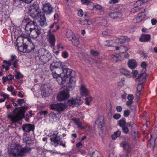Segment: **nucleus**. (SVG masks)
<instances>
[{"label":"nucleus","instance_id":"1","mask_svg":"<svg viewBox=\"0 0 157 157\" xmlns=\"http://www.w3.org/2000/svg\"><path fill=\"white\" fill-rule=\"evenodd\" d=\"M30 150V148L22 147L19 144H14L11 145L8 151L10 154L14 156L22 157Z\"/></svg>","mask_w":157,"mask_h":157},{"label":"nucleus","instance_id":"2","mask_svg":"<svg viewBox=\"0 0 157 157\" xmlns=\"http://www.w3.org/2000/svg\"><path fill=\"white\" fill-rule=\"evenodd\" d=\"M28 108L27 106L15 108L13 111V114L9 115L8 117L11 121L16 122L24 117L25 111Z\"/></svg>","mask_w":157,"mask_h":157},{"label":"nucleus","instance_id":"3","mask_svg":"<svg viewBox=\"0 0 157 157\" xmlns=\"http://www.w3.org/2000/svg\"><path fill=\"white\" fill-rule=\"evenodd\" d=\"M61 136L59 135V132L57 130L54 131L53 133L51 136V145L56 147L58 145H61L65 147V143H63L61 140Z\"/></svg>","mask_w":157,"mask_h":157},{"label":"nucleus","instance_id":"4","mask_svg":"<svg viewBox=\"0 0 157 157\" xmlns=\"http://www.w3.org/2000/svg\"><path fill=\"white\" fill-rule=\"evenodd\" d=\"M28 11L30 16L34 20H36L42 14L41 12L39 5L36 4H33L30 6Z\"/></svg>","mask_w":157,"mask_h":157},{"label":"nucleus","instance_id":"5","mask_svg":"<svg viewBox=\"0 0 157 157\" xmlns=\"http://www.w3.org/2000/svg\"><path fill=\"white\" fill-rule=\"evenodd\" d=\"M62 79H64L65 83L66 80H68V79L75 77L76 75L75 72L70 69L65 68L63 70Z\"/></svg>","mask_w":157,"mask_h":157},{"label":"nucleus","instance_id":"6","mask_svg":"<svg viewBox=\"0 0 157 157\" xmlns=\"http://www.w3.org/2000/svg\"><path fill=\"white\" fill-rule=\"evenodd\" d=\"M41 31L40 28L37 26L26 34L33 38H36L40 35L41 33Z\"/></svg>","mask_w":157,"mask_h":157},{"label":"nucleus","instance_id":"7","mask_svg":"<svg viewBox=\"0 0 157 157\" xmlns=\"http://www.w3.org/2000/svg\"><path fill=\"white\" fill-rule=\"evenodd\" d=\"M67 106L65 104L62 103H55L50 106L52 109L56 110L59 112H61L67 108Z\"/></svg>","mask_w":157,"mask_h":157},{"label":"nucleus","instance_id":"8","mask_svg":"<svg viewBox=\"0 0 157 157\" xmlns=\"http://www.w3.org/2000/svg\"><path fill=\"white\" fill-rule=\"evenodd\" d=\"M69 97L68 88L64 89L57 96V98L59 101H61L68 98Z\"/></svg>","mask_w":157,"mask_h":157},{"label":"nucleus","instance_id":"9","mask_svg":"<svg viewBox=\"0 0 157 157\" xmlns=\"http://www.w3.org/2000/svg\"><path fill=\"white\" fill-rule=\"evenodd\" d=\"M41 95L44 97L48 96L52 93V90L47 85L41 86Z\"/></svg>","mask_w":157,"mask_h":157},{"label":"nucleus","instance_id":"10","mask_svg":"<svg viewBox=\"0 0 157 157\" xmlns=\"http://www.w3.org/2000/svg\"><path fill=\"white\" fill-rule=\"evenodd\" d=\"M48 41L51 47H54L55 45V38L53 33V32H51V29L48 30L47 35Z\"/></svg>","mask_w":157,"mask_h":157},{"label":"nucleus","instance_id":"11","mask_svg":"<svg viewBox=\"0 0 157 157\" xmlns=\"http://www.w3.org/2000/svg\"><path fill=\"white\" fill-rule=\"evenodd\" d=\"M42 9L44 14H49L53 11V8L52 7L50 3L48 2H45L42 4Z\"/></svg>","mask_w":157,"mask_h":157},{"label":"nucleus","instance_id":"12","mask_svg":"<svg viewBox=\"0 0 157 157\" xmlns=\"http://www.w3.org/2000/svg\"><path fill=\"white\" fill-rule=\"evenodd\" d=\"M37 26L35 21H29L25 26V33L27 34Z\"/></svg>","mask_w":157,"mask_h":157},{"label":"nucleus","instance_id":"13","mask_svg":"<svg viewBox=\"0 0 157 157\" xmlns=\"http://www.w3.org/2000/svg\"><path fill=\"white\" fill-rule=\"evenodd\" d=\"M20 39L23 41L22 35L20 36H19L16 41V45L18 47V49L20 52H27V51H26L27 49H27V45L25 44H23L22 46L20 45L19 43V41Z\"/></svg>","mask_w":157,"mask_h":157},{"label":"nucleus","instance_id":"14","mask_svg":"<svg viewBox=\"0 0 157 157\" xmlns=\"http://www.w3.org/2000/svg\"><path fill=\"white\" fill-rule=\"evenodd\" d=\"M142 73L139 75L138 78H136V81L140 82L141 83H144L146 80V77L147 76L145 72L146 71V68H143L141 70Z\"/></svg>","mask_w":157,"mask_h":157},{"label":"nucleus","instance_id":"15","mask_svg":"<svg viewBox=\"0 0 157 157\" xmlns=\"http://www.w3.org/2000/svg\"><path fill=\"white\" fill-rule=\"evenodd\" d=\"M52 75L54 78L56 79V80L59 84L61 85L65 83L64 79H62L60 74L56 73V71H52Z\"/></svg>","mask_w":157,"mask_h":157},{"label":"nucleus","instance_id":"16","mask_svg":"<svg viewBox=\"0 0 157 157\" xmlns=\"http://www.w3.org/2000/svg\"><path fill=\"white\" fill-rule=\"evenodd\" d=\"M35 127L34 125L28 124H24L22 126V128L24 131L29 132L31 131H34Z\"/></svg>","mask_w":157,"mask_h":157},{"label":"nucleus","instance_id":"17","mask_svg":"<svg viewBox=\"0 0 157 157\" xmlns=\"http://www.w3.org/2000/svg\"><path fill=\"white\" fill-rule=\"evenodd\" d=\"M37 57L39 58V60L41 61L43 63L42 64H44L47 63L50 60L51 58V56L50 54L44 56H40V57L36 56V58L37 59Z\"/></svg>","mask_w":157,"mask_h":157},{"label":"nucleus","instance_id":"18","mask_svg":"<svg viewBox=\"0 0 157 157\" xmlns=\"http://www.w3.org/2000/svg\"><path fill=\"white\" fill-rule=\"evenodd\" d=\"M72 120L77 125L78 128L80 129H83L86 128V127L83 125L82 122L78 118H74Z\"/></svg>","mask_w":157,"mask_h":157},{"label":"nucleus","instance_id":"19","mask_svg":"<svg viewBox=\"0 0 157 157\" xmlns=\"http://www.w3.org/2000/svg\"><path fill=\"white\" fill-rule=\"evenodd\" d=\"M145 16L144 13H139L138 16L133 19V22L136 23L142 21L145 18Z\"/></svg>","mask_w":157,"mask_h":157},{"label":"nucleus","instance_id":"20","mask_svg":"<svg viewBox=\"0 0 157 157\" xmlns=\"http://www.w3.org/2000/svg\"><path fill=\"white\" fill-rule=\"evenodd\" d=\"M95 124L99 128H102L104 125V118L102 116L99 117L95 121Z\"/></svg>","mask_w":157,"mask_h":157},{"label":"nucleus","instance_id":"21","mask_svg":"<svg viewBox=\"0 0 157 157\" xmlns=\"http://www.w3.org/2000/svg\"><path fill=\"white\" fill-rule=\"evenodd\" d=\"M40 23V25L41 26H45L47 25L46 18L44 15H42L36 19Z\"/></svg>","mask_w":157,"mask_h":157},{"label":"nucleus","instance_id":"22","mask_svg":"<svg viewBox=\"0 0 157 157\" xmlns=\"http://www.w3.org/2000/svg\"><path fill=\"white\" fill-rule=\"evenodd\" d=\"M145 11V9L143 8L135 6V7L132 9L131 12L132 13H134L136 12H138L139 13H144Z\"/></svg>","mask_w":157,"mask_h":157},{"label":"nucleus","instance_id":"23","mask_svg":"<svg viewBox=\"0 0 157 157\" xmlns=\"http://www.w3.org/2000/svg\"><path fill=\"white\" fill-rule=\"evenodd\" d=\"M151 37V36L150 34H142L141 35V37L139 38V40L141 42H147L150 40Z\"/></svg>","mask_w":157,"mask_h":157},{"label":"nucleus","instance_id":"24","mask_svg":"<svg viewBox=\"0 0 157 157\" xmlns=\"http://www.w3.org/2000/svg\"><path fill=\"white\" fill-rule=\"evenodd\" d=\"M121 146L128 152L130 151L131 148L128 142L127 141L122 142L121 144Z\"/></svg>","mask_w":157,"mask_h":157},{"label":"nucleus","instance_id":"25","mask_svg":"<svg viewBox=\"0 0 157 157\" xmlns=\"http://www.w3.org/2000/svg\"><path fill=\"white\" fill-rule=\"evenodd\" d=\"M80 92L81 95L83 96H87L89 94V91L84 85H82L81 86Z\"/></svg>","mask_w":157,"mask_h":157},{"label":"nucleus","instance_id":"26","mask_svg":"<svg viewBox=\"0 0 157 157\" xmlns=\"http://www.w3.org/2000/svg\"><path fill=\"white\" fill-rule=\"evenodd\" d=\"M69 80V83L67 85V86L69 88L74 87L75 85V77L68 79Z\"/></svg>","mask_w":157,"mask_h":157},{"label":"nucleus","instance_id":"27","mask_svg":"<svg viewBox=\"0 0 157 157\" xmlns=\"http://www.w3.org/2000/svg\"><path fill=\"white\" fill-rule=\"evenodd\" d=\"M81 2L83 4H86L88 7L90 8V6H92V8H90L91 9H92L94 7V4L91 2L90 0H81Z\"/></svg>","mask_w":157,"mask_h":157},{"label":"nucleus","instance_id":"28","mask_svg":"<svg viewBox=\"0 0 157 157\" xmlns=\"http://www.w3.org/2000/svg\"><path fill=\"white\" fill-rule=\"evenodd\" d=\"M48 54H50V53L48 50L44 48H42L39 50V55L40 56L46 55Z\"/></svg>","mask_w":157,"mask_h":157},{"label":"nucleus","instance_id":"29","mask_svg":"<svg viewBox=\"0 0 157 157\" xmlns=\"http://www.w3.org/2000/svg\"><path fill=\"white\" fill-rule=\"evenodd\" d=\"M128 65L130 68L132 69L136 67L137 66L136 61L132 59L129 60Z\"/></svg>","mask_w":157,"mask_h":157},{"label":"nucleus","instance_id":"30","mask_svg":"<svg viewBox=\"0 0 157 157\" xmlns=\"http://www.w3.org/2000/svg\"><path fill=\"white\" fill-rule=\"evenodd\" d=\"M115 49L117 50H119L121 53H124L128 50L127 47L123 46H120L119 47L116 46L115 47Z\"/></svg>","mask_w":157,"mask_h":157},{"label":"nucleus","instance_id":"31","mask_svg":"<svg viewBox=\"0 0 157 157\" xmlns=\"http://www.w3.org/2000/svg\"><path fill=\"white\" fill-rule=\"evenodd\" d=\"M8 76H10V77L8 78V76L3 77H2V79L3 80V84H4L6 82L7 80L11 81L14 78V76H12L10 74Z\"/></svg>","mask_w":157,"mask_h":157},{"label":"nucleus","instance_id":"32","mask_svg":"<svg viewBox=\"0 0 157 157\" xmlns=\"http://www.w3.org/2000/svg\"><path fill=\"white\" fill-rule=\"evenodd\" d=\"M118 40L119 41V42L120 44H122L126 41H128L129 40L127 36H121L118 38Z\"/></svg>","mask_w":157,"mask_h":157},{"label":"nucleus","instance_id":"33","mask_svg":"<svg viewBox=\"0 0 157 157\" xmlns=\"http://www.w3.org/2000/svg\"><path fill=\"white\" fill-rule=\"evenodd\" d=\"M72 43L76 46H78L79 45V42L78 38H77L75 36H73V38L71 40Z\"/></svg>","mask_w":157,"mask_h":157},{"label":"nucleus","instance_id":"34","mask_svg":"<svg viewBox=\"0 0 157 157\" xmlns=\"http://www.w3.org/2000/svg\"><path fill=\"white\" fill-rule=\"evenodd\" d=\"M97 21H99V24L101 25H105L107 24L106 20L103 18H97Z\"/></svg>","mask_w":157,"mask_h":157},{"label":"nucleus","instance_id":"35","mask_svg":"<svg viewBox=\"0 0 157 157\" xmlns=\"http://www.w3.org/2000/svg\"><path fill=\"white\" fill-rule=\"evenodd\" d=\"M118 13L117 12L111 13L108 14V16L113 19L117 18L118 17Z\"/></svg>","mask_w":157,"mask_h":157},{"label":"nucleus","instance_id":"36","mask_svg":"<svg viewBox=\"0 0 157 157\" xmlns=\"http://www.w3.org/2000/svg\"><path fill=\"white\" fill-rule=\"evenodd\" d=\"M66 103L69 106L72 107L75 106V104L74 101V98H71L68 100Z\"/></svg>","mask_w":157,"mask_h":157},{"label":"nucleus","instance_id":"37","mask_svg":"<svg viewBox=\"0 0 157 157\" xmlns=\"http://www.w3.org/2000/svg\"><path fill=\"white\" fill-rule=\"evenodd\" d=\"M111 60L113 62H116L118 61H120V57L119 55H112L111 56Z\"/></svg>","mask_w":157,"mask_h":157},{"label":"nucleus","instance_id":"38","mask_svg":"<svg viewBox=\"0 0 157 157\" xmlns=\"http://www.w3.org/2000/svg\"><path fill=\"white\" fill-rule=\"evenodd\" d=\"M74 101L75 104V106H79L82 104V101L80 98L77 97L74 99Z\"/></svg>","mask_w":157,"mask_h":157},{"label":"nucleus","instance_id":"39","mask_svg":"<svg viewBox=\"0 0 157 157\" xmlns=\"http://www.w3.org/2000/svg\"><path fill=\"white\" fill-rule=\"evenodd\" d=\"M121 134L120 131L117 130L114 132V134L112 135V138L113 140L116 139L117 137L120 136Z\"/></svg>","mask_w":157,"mask_h":157},{"label":"nucleus","instance_id":"40","mask_svg":"<svg viewBox=\"0 0 157 157\" xmlns=\"http://www.w3.org/2000/svg\"><path fill=\"white\" fill-rule=\"evenodd\" d=\"M66 36L69 40H71L73 38V36H74L73 35L72 32L70 30L68 31L67 32Z\"/></svg>","mask_w":157,"mask_h":157},{"label":"nucleus","instance_id":"41","mask_svg":"<svg viewBox=\"0 0 157 157\" xmlns=\"http://www.w3.org/2000/svg\"><path fill=\"white\" fill-rule=\"evenodd\" d=\"M35 48V46L33 44L31 43H30V45L29 46H27V52H29L33 50Z\"/></svg>","mask_w":157,"mask_h":157},{"label":"nucleus","instance_id":"42","mask_svg":"<svg viewBox=\"0 0 157 157\" xmlns=\"http://www.w3.org/2000/svg\"><path fill=\"white\" fill-rule=\"evenodd\" d=\"M120 71L121 73L125 75H129L130 74V73L129 71L124 68H122L120 69Z\"/></svg>","mask_w":157,"mask_h":157},{"label":"nucleus","instance_id":"43","mask_svg":"<svg viewBox=\"0 0 157 157\" xmlns=\"http://www.w3.org/2000/svg\"><path fill=\"white\" fill-rule=\"evenodd\" d=\"M126 122L124 118H122L119 121V124L121 127H123L126 126Z\"/></svg>","mask_w":157,"mask_h":157},{"label":"nucleus","instance_id":"44","mask_svg":"<svg viewBox=\"0 0 157 157\" xmlns=\"http://www.w3.org/2000/svg\"><path fill=\"white\" fill-rule=\"evenodd\" d=\"M81 24L82 25H90L91 24V22L89 20L84 19L81 21Z\"/></svg>","mask_w":157,"mask_h":157},{"label":"nucleus","instance_id":"45","mask_svg":"<svg viewBox=\"0 0 157 157\" xmlns=\"http://www.w3.org/2000/svg\"><path fill=\"white\" fill-rule=\"evenodd\" d=\"M144 3L143 0H139L137 1L135 3V6H139L142 5Z\"/></svg>","mask_w":157,"mask_h":157},{"label":"nucleus","instance_id":"46","mask_svg":"<svg viewBox=\"0 0 157 157\" xmlns=\"http://www.w3.org/2000/svg\"><path fill=\"white\" fill-rule=\"evenodd\" d=\"M0 95L3 98V99L5 100L6 99H8L9 98V95L8 94L4 93L3 92L0 93Z\"/></svg>","mask_w":157,"mask_h":157},{"label":"nucleus","instance_id":"47","mask_svg":"<svg viewBox=\"0 0 157 157\" xmlns=\"http://www.w3.org/2000/svg\"><path fill=\"white\" fill-rule=\"evenodd\" d=\"M85 100L86 104L88 105H89L90 104V102L92 101V98L91 97H89L88 98H86Z\"/></svg>","mask_w":157,"mask_h":157},{"label":"nucleus","instance_id":"48","mask_svg":"<svg viewBox=\"0 0 157 157\" xmlns=\"http://www.w3.org/2000/svg\"><path fill=\"white\" fill-rule=\"evenodd\" d=\"M130 111L128 109L125 110L124 111V117H128L130 114Z\"/></svg>","mask_w":157,"mask_h":157},{"label":"nucleus","instance_id":"49","mask_svg":"<svg viewBox=\"0 0 157 157\" xmlns=\"http://www.w3.org/2000/svg\"><path fill=\"white\" fill-rule=\"evenodd\" d=\"M15 76L16 78L17 79H20L23 77L22 75L19 72H17Z\"/></svg>","mask_w":157,"mask_h":157},{"label":"nucleus","instance_id":"50","mask_svg":"<svg viewBox=\"0 0 157 157\" xmlns=\"http://www.w3.org/2000/svg\"><path fill=\"white\" fill-rule=\"evenodd\" d=\"M90 53L93 56H98L99 55V53L97 51H96L94 50H91L90 51Z\"/></svg>","mask_w":157,"mask_h":157},{"label":"nucleus","instance_id":"51","mask_svg":"<svg viewBox=\"0 0 157 157\" xmlns=\"http://www.w3.org/2000/svg\"><path fill=\"white\" fill-rule=\"evenodd\" d=\"M17 102L19 105L21 106L22 105V103L25 102V101L23 99H19L17 100Z\"/></svg>","mask_w":157,"mask_h":157},{"label":"nucleus","instance_id":"52","mask_svg":"<svg viewBox=\"0 0 157 157\" xmlns=\"http://www.w3.org/2000/svg\"><path fill=\"white\" fill-rule=\"evenodd\" d=\"M122 128L123 132L125 133H127L128 132V129L126 126L122 127Z\"/></svg>","mask_w":157,"mask_h":157},{"label":"nucleus","instance_id":"53","mask_svg":"<svg viewBox=\"0 0 157 157\" xmlns=\"http://www.w3.org/2000/svg\"><path fill=\"white\" fill-rule=\"evenodd\" d=\"M121 117V115L118 113L115 114L113 116V118L116 120H118Z\"/></svg>","mask_w":157,"mask_h":157},{"label":"nucleus","instance_id":"54","mask_svg":"<svg viewBox=\"0 0 157 157\" xmlns=\"http://www.w3.org/2000/svg\"><path fill=\"white\" fill-rule=\"evenodd\" d=\"M142 87L143 84L142 83H140L138 84L137 88V91H141L142 89Z\"/></svg>","mask_w":157,"mask_h":157},{"label":"nucleus","instance_id":"55","mask_svg":"<svg viewBox=\"0 0 157 157\" xmlns=\"http://www.w3.org/2000/svg\"><path fill=\"white\" fill-rule=\"evenodd\" d=\"M18 62V60L17 59H16L14 61L13 63V67H12V69H14V68H16L17 67V64Z\"/></svg>","mask_w":157,"mask_h":157},{"label":"nucleus","instance_id":"56","mask_svg":"<svg viewBox=\"0 0 157 157\" xmlns=\"http://www.w3.org/2000/svg\"><path fill=\"white\" fill-rule=\"evenodd\" d=\"M131 133L132 135L134 136L137 133V132L136 129L132 128L131 129Z\"/></svg>","mask_w":157,"mask_h":157},{"label":"nucleus","instance_id":"57","mask_svg":"<svg viewBox=\"0 0 157 157\" xmlns=\"http://www.w3.org/2000/svg\"><path fill=\"white\" fill-rule=\"evenodd\" d=\"M141 65L142 68H146L147 64L144 61L142 63Z\"/></svg>","mask_w":157,"mask_h":157},{"label":"nucleus","instance_id":"58","mask_svg":"<svg viewBox=\"0 0 157 157\" xmlns=\"http://www.w3.org/2000/svg\"><path fill=\"white\" fill-rule=\"evenodd\" d=\"M62 56L63 58H66L67 57L68 53L66 51L63 52L62 53Z\"/></svg>","mask_w":157,"mask_h":157},{"label":"nucleus","instance_id":"59","mask_svg":"<svg viewBox=\"0 0 157 157\" xmlns=\"http://www.w3.org/2000/svg\"><path fill=\"white\" fill-rule=\"evenodd\" d=\"M50 116L54 119V117L56 118V115L53 112H51L50 114Z\"/></svg>","mask_w":157,"mask_h":157},{"label":"nucleus","instance_id":"60","mask_svg":"<svg viewBox=\"0 0 157 157\" xmlns=\"http://www.w3.org/2000/svg\"><path fill=\"white\" fill-rule=\"evenodd\" d=\"M138 71L137 70H133L132 73L133 74V77H136L137 74H138Z\"/></svg>","mask_w":157,"mask_h":157},{"label":"nucleus","instance_id":"61","mask_svg":"<svg viewBox=\"0 0 157 157\" xmlns=\"http://www.w3.org/2000/svg\"><path fill=\"white\" fill-rule=\"evenodd\" d=\"M3 63H5L6 64V66H10L11 65V63L10 61H7L6 60H4L3 61Z\"/></svg>","mask_w":157,"mask_h":157},{"label":"nucleus","instance_id":"62","mask_svg":"<svg viewBox=\"0 0 157 157\" xmlns=\"http://www.w3.org/2000/svg\"><path fill=\"white\" fill-rule=\"evenodd\" d=\"M48 113V112L46 110H42L41 111L39 112V113L40 115H46Z\"/></svg>","mask_w":157,"mask_h":157},{"label":"nucleus","instance_id":"63","mask_svg":"<svg viewBox=\"0 0 157 157\" xmlns=\"http://www.w3.org/2000/svg\"><path fill=\"white\" fill-rule=\"evenodd\" d=\"M78 16L80 17H82L83 15V13L82 10L81 9H80L78 11Z\"/></svg>","mask_w":157,"mask_h":157},{"label":"nucleus","instance_id":"64","mask_svg":"<svg viewBox=\"0 0 157 157\" xmlns=\"http://www.w3.org/2000/svg\"><path fill=\"white\" fill-rule=\"evenodd\" d=\"M116 109L118 112H121L122 111V108L120 106H117L116 107Z\"/></svg>","mask_w":157,"mask_h":157}]
</instances>
